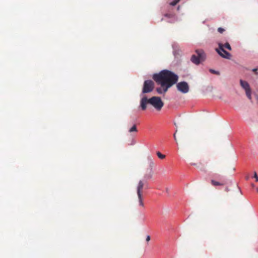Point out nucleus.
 <instances>
[{
	"label": "nucleus",
	"instance_id": "f257e3e1",
	"mask_svg": "<svg viewBox=\"0 0 258 258\" xmlns=\"http://www.w3.org/2000/svg\"><path fill=\"white\" fill-rule=\"evenodd\" d=\"M153 79L161 86H167V88H170L177 83L178 77L174 73L164 70L158 74H154Z\"/></svg>",
	"mask_w": 258,
	"mask_h": 258
},
{
	"label": "nucleus",
	"instance_id": "f03ea898",
	"mask_svg": "<svg viewBox=\"0 0 258 258\" xmlns=\"http://www.w3.org/2000/svg\"><path fill=\"white\" fill-rule=\"evenodd\" d=\"M152 105L157 110H160L164 105V103L159 97L154 96L150 99L144 96L140 100V106L143 110L147 108L148 104Z\"/></svg>",
	"mask_w": 258,
	"mask_h": 258
},
{
	"label": "nucleus",
	"instance_id": "7ed1b4c3",
	"mask_svg": "<svg viewBox=\"0 0 258 258\" xmlns=\"http://www.w3.org/2000/svg\"><path fill=\"white\" fill-rule=\"evenodd\" d=\"M224 48L229 50H231L232 48L228 42L225 43L224 44L221 43H218V48L215 49L218 54L223 58L230 59L231 55L230 53L224 50Z\"/></svg>",
	"mask_w": 258,
	"mask_h": 258
},
{
	"label": "nucleus",
	"instance_id": "20e7f679",
	"mask_svg": "<svg viewBox=\"0 0 258 258\" xmlns=\"http://www.w3.org/2000/svg\"><path fill=\"white\" fill-rule=\"evenodd\" d=\"M148 181L146 180H140L139 181L137 187V195L139 199V206L142 207H144V204L143 202L142 192L144 186H147Z\"/></svg>",
	"mask_w": 258,
	"mask_h": 258
},
{
	"label": "nucleus",
	"instance_id": "39448f33",
	"mask_svg": "<svg viewBox=\"0 0 258 258\" xmlns=\"http://www.w3.org/2000/svg\"><path fill=\"white\" fill-rule=\"evenodd\" d=\"M206 55L203 50H197L195 52V54L192 55L190 60L194 63L198 65L201 62L204 61Z\"/></svg>",
	"mask_w": 258,
	"mask_h": 258
},
{
	"label": "nucleus",
	"instance_id": "423d86ee",
	"mask_svg": "<svg viewBox=\"0 0 258 258\" xmlns=\"http://www.w3.org/2000/svg\"><path fill=\"white\" fill-rule=\"evenodd\" d=\"M154 88V83L150 80H146L143 85L142 93L146 94L151 92Z\"/></svg>",
	"mask_w": 258,
	"mask_h": 258
},
{
	"label": "nucleus",
	"instance_id": "0eeeda50",
	"mask_svg": "<svg viewBox=\"0 0 258 258\" xmlns=\"http://www.w3.org/2000/svg\"><path fill=\"white\" fill-rule=\"evenodd\" d=\"M176 87L179 92L183 94L187 93L188 92L189 90V86L187 83L184 81L180 82L177 83L176 85Z\"/></svg>",
	"mask_w": 258,
	"mask_h": 258
},
{
	"label": "nucleus",
	"instance_id": "6e6552de",
	"mask_svg": "<svg viewBox=\"0 0 258 258\" xmlns=\"http://www.w3.org/2000/svg\"><path fill=\"white\" fill-rule=\"evenodd\" d=\"M169 88H167V86H161L157 88L156 91L158 94H162L165 93Z\"/></svg>",
	"mask_w": 258,
	"mask_h": 258
},
{
	"label": "nucleus",
	"instance_id": "1a4fd4ad",
	"mask_svg": "<svg viewBox=\"0 0 258 258\" xmlns=\"http://www.w3.org/2000/svg\"><path fill=\"white\" fill-rule=\"evenodd\" d=\"M240 83L241 86L245 90V91L250 89L249 85L247 82L240 80Z\"/></svg>",
	"mask_w": 258,
	"mask_h": 258
},
{
	"label": "nucleus",
	"instance_id": "9d476101",
	"mask_svg": "<svg viewBox=\"0 0 258 258\" xmlns=\"http://www.w3.org/2000/svg\"><path fill=\"white\" fill-rule=\"evenodd\" d=\"M211 183L214 186L223 185L224 184L223 183H220L214 180H211Z\"/></svg>",
	"mask_w": 258,
	"mask_h": 258
},
{
	"label": "nucleus",
	"instance_id": "9b49d317",
	"mask_svg": "<svg viewBox=\"0 0 258 258\" xmlns=\"http://www.w3.org/2000/svg\"><path fill=\"white\" fill-rule=\"evenodd\" d=\"M129 132L130 133H132V132H138V130H137V126H136V124H134L130 130H129Z\"/></svg>",
	"mask_w": 258,
	"mask_h": 258
},
{
	"label": "nucleus",
	"instance_id": "f8f14e48",
	"mask_svg": "<svg viewBox=\"0 0 258 258\" xmlns=\"http://www.w3.org/2000/svg\"><path fill=\"white\" fill-rule=\"evenodd\" d=\"M157 155L158 156V158L161 159H163L166 157L165 155L162 154L159 151L157 152Z\"/></svg>",
	"mask_w": 258,
	"mask_h": 258
},
{
	"label": "nucleus",
	"instance_id": "ddd939ff",
	"mask_svg": "<svg viewBox=\"0 0 258 258\" xmlns=\"http://www.w3.org/2000/svg\"><path fill=\"white\" fill-rule=\"evenodd\" d=\"M152 174H145L144 177V179L143 180H148L152 178Z\"/></svg>",
	"mask_w": 258,
	"mask_h": 258
},
{
	"label": "nucleus",
	"instance_id": "4468645a",
	"mask_svg": "<svg viewBox=\"0 0 258 258\" xmlns=\"http://www.w3.org/2000/svg\"><path fill=\"white\" fill-rule=\"evenodd\" d=\"M246 96L249 99H251V90L250 89L245 91Z\"/></svg>",
	"mask_w": 258,
	"mask_h": 258
},
{
	"label": "nucleus",
	"instance_id": "2eb2a0df",
	"mask_svg": "<svg viewBox=\"0 0 258 258\" xmlns=\"http://www.w3.org/2000/svg\"><path fill=\"white\" fill-rule=\"evenodd\" d=\"M180 0H174L173 2L170 3V5L172 6H175L177 3H179Z\"/></svg>",
	"mask_w": 258,
	"mask_h": 258
},
{
	"label": "nucleus",
	"instance_id": "dca6fc26",
	"mask_svg": "<svg viewBox=\"0 0 258 258\" xmlns=\"http://www.w3.org/2000/svg\"><path fill=\"white\" fill-rule=\"evenodd\" d=\"M209 71L212 73V74H216V75H220V73L218 71H215L213 69H210L209 70Z\"/></svg>",
	"mask_w": 258,
	"mask_h": 258
},
{
	"label": "nucleus",
	"instance_id": "f3484780",
	"mask_svg": "<svg viewBox=\"0 0 258 258\" xmlns=\"http://www.w3.org/2000/svg\"><path fill=\"white\" fill-rule=\"evenodd\" d=\"M224 31H225V30L223 28H221V27H220L218 29V31L220 33H222Z\"/></svg>",
	"mask_w": 258,
	"mask_h": 258
},
{
	"label": "nucleus",
	"instance_id": "a211bd4d",
	"mask_svg": "<svg viewBox=\"0 0 258 258\" xmlns=\"http://www.w3.org/2000/svg\"><path fill=\"white\" fill-rule=\"evenodd\" d=\"M253 177L254 178H255L256 181H258V176H257V174H256V173L255 172H254V173Z\"/></svg>",
	"mask_w": 258,
	"mask_h": 258
},
{
	"label": "nucleus",
	"instance_id": "6ab92c4d",
	"mask_svg": "<svg viewBox=\"0 0 258 258\" xmlns=\"http://www.w3.org/2000/svg\"><path fill=\"white\" fill-rule=\"evenodd\" d=\"M146 241H149L150 240V236L149 235H148L146 237Z\"/></svg>",
	"mask_w": 258,
	"mask_h": 258
},
{
	"label": "nucleus",
	"instance_id": "aec40b11",
	"mask_svg": "<svg viewBox=\"0 0 258 258\" xmlns=\"http://www.w3.org/2000/svg\"><path fill=\"white\" fill-rule=\"evenodd\" d=\"M177 132V130L176 131L175 134L173 135V137H174V140L176 141H177V139H176V133Z\"/></svg>",
	"mask_w": 258,
	"mask_h": 258
},
{
	"label": "nucleus",
	"instance_id": "412c9836",
	"mask_svg": "<svg viewBox=\"0 0 258 258\" xmlns=\"http://www.w3.org/2000/svg\"><path fill=\"white\" fill-rule=\"evenodd\" d=\"M165 16L167 17H170V14H166L165 15Z\"/></svg>",
	"mask_w": 258,
	"mask_h": 258
},
{
	"label": "nucleus",
	"instance_id": "4be33fe9",
	"mask_svg": "<svg viewBox=\"0 0 258 258\" xmlns=\"http://www.w3.org/2000/svg\"><path fill=\"white\" fill-rule=\"evenodd\" d=\"M252 71H253V72H256V71H257V69H253L252 70Z\"/></svg>",
	"mask_w": 258,
	"mask_h": 258
},
{
	"label": "nucleus",
	"instance_id": "5701e85b",
	"mask_svg": "<svg viewBox=\"0 0 258 258\" xmlns=\"http://www.w3.org/2000/svg\"><path fill=\"white\" fill-rule=\"evenodd\" d=\"M248 178H249V177H248V176L246 177V180H248Z\"/></svg>",
	"mask_w": 258,
	"mask_h": 258
},
{
	"label": "nucleus",
	"instance_id": "b1692460",
	"mask_svg": "<svg viewBox=\"0 0 258 258\" xmlns=\"http://www.w3.org/2000/svg\"><path fill=\"white\" fill-rule=\"evenodd\" d=\"M256 190H257V192H258V188H257V189H256Z\"/></svg>",
	"mask_w": 258,
	"mask_h": 258
}]
</instances>
